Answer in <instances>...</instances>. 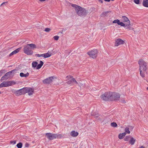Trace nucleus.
I'll list each match as a JSON object with an SVG mask.
<instances>
[{
	"instance_id": "49",
	"label": "nucleus",
	"mask_w": 148,
	"mask_h": 148,
	"mask_svg": "<svg viewBox=\"0 0 148 148\" xmlns=\"http://www.w3.org/2000/svg\"><path fill=\"white\" fill-rule=\"evenodd\" d=\"M147 90H148V87H147Z\"/></svg>"
},
{
	"instance_id": "30",
	"label": "nucleus",
	"mask_w": 148,
	"mask_h": 148,
	"mask_svg": "<svg viewBox=\"0 0 148 148\" xmlns=\"http://www.w3.org/2000/svg\"><path fill=\"white\" fill-rule=\"evenodd\" d=\"M134 3L137 4L139 3L140 1L139 0H133Z\"/></svg>"
},
{
	"instance_id": "3",
	"label": "nucleus",
	"mask_w": 148,
	"mask_h": 148,
	"mask_svg": "<svg viewBox=\"0 0 148 148\" xmlns=\"http://www.w3.org/2000/svg\"><path fill=\"white\" fill-rule=\"evenodd\" d=\"M36 45L34 44H27L24 46L23 48V52L27 55H31L33 53L32 49L36 48Z\"/></svg>"
},
{
	"instance_id": "24",
	"label": "nucleus",
	"mask_w": 148,
	"mask_h": 148,
	"mask_svg": "<svg viewBox=\"0 0 148 148\" xmlns=\"http://www.w3.org/2000/svg\"><path fill=\"white\" fill-rule=\"evenodd\" d=\"M111 126L113 127H116L117 126V124L115 122L112 123H111Z\"/></svg>"
},
{
	"instance_id": "9",
	"label": "nucleus",
	"mask_w": 148,
	"mask_h": 148,
	"mask_svg": "<svg viewBox=\"0 0 148 148\" xmlns=\"http://www.w3.org/2000/svg\"><path fill=\"white\" fill-rule=\"evenodd\" d=\"M25 94L27 93L29 95H32L34 91V89L29 88H25Z\"/></svg>"
},
{
	"instance_id": "47",
	"label": "nucleus",
	"mask_w": 148,
	"mask_h": 148,
	"mask_svg": "<svg viewBox=\"0 0 148 148\" xmlns=\"http://www.w3.org/2000/svg\"><path fill=\"white\" fill-rule=\"evenodd\" d=\"M41 2L44 1H45V0H39Z\"/></svg>"
},
{
	"instance_id": "26",
	"label": "nucleus",
	"mask_w": 148,
	"mask_h": 148,
	"mask_svg": "<svg viewBox=\"0 0 148 148\" xmlns=\"http://www.w3.org/2000/svg\"><path fill=\"white\" fill-rule=\"evenodd\" d=\"M38 63L36 62H33L32 63V66L34 68L36 67L37 66Z\"/></svg>"
},
{
	"instance_id": "38",
	"label": "nucleus",
	"mask_w": 148,
	"mask_h": 148,
	"mask_svg": "<svg viewBox=\"0 0 148 148\" xmlns=\"http://www.w3.org/2000/svg\"><path fill=\"white\" fill-rule=\"evenodd\" d=\"M29 147V144L28 143H26L25 144V147Z\"/></svg>"
},
{
	"instance_id": "35",
	"label": "nucleus",
	"mask_w": 148,
	"mask_h": 148,
	"mask_svg": "<svg viewBox=\"0 0 148 148\" xmlns=\"http://www.w3.org/2000/svg\"><path fill=\"white\" fill-rule=\"evenodd\" d=\"M20 75L21 77H24V74L23 73H21L20 74Z\"/></svg>"
},
{
	"instance_id": "32",
	"label": "nucleus",
	"mask_w": 148,
	"mask_h": 148,
	"mask_svg": "<svg viewBox=\"0 0 148 148\" xmlns=\"http://www.w3.org/2000/svg\"><path fill=\"white\" fill-rule=\"evenodd\" d=\"M10 143L11 144H12V145H14L16 143V141L15 140L14 141H11L10 142Z\"/></svg>"
},
{
	"instance_id": "1",
	"label": "nucleus",
	"mask_w": 148,
	"mask_h": 148,
	"mask_svg": "<svg viewBox=\"0 0 148 148\" xmlns=\"http://www.w3.org/2000/svg\"><path fill=\"white\" fill-rule=\"evenodd\" d=\"M138 62L140 67V74L142 77H144L145 74L147 73V63L142 59L139 60Z\"/></svg>"
},
{
	"instance_id": "42",
	"label": "nucleus",
	"mask_w": 148,
	"mask_h": 148,
	"mask_svg": "<svg viewBox=\"0 0 148 148\" xmlns=\"http://www.w3.org/2000/svg\"><path fill=\"white\" fill-rule=\"evenodd\" d=\"M108 12H104L102 14H103L104 15H105V14H107V13H108Z\"/></svg>"
},
{
	"instance_id": "15",
	"label": "nucleus",
	"mask_w": 148,
	"mask_h": 148,
	"mask_svg": "<svg viewBox=\"0 0 148 148\" xmlns=\"http://www.w3.org/2000/svg\"><path fill=\"white\" fill-rule=\"evenodd\" d=\"M122 21L123 22H126L125 23H127L130 22V21L129 20L128 18L125 16H122L121 18Z\"/></svg>"
},
{
	"instance_id": "37",
	"label": "nucleus",
	"mask_w": 148,
	"mask_h": 148,
	"mask_svg": "<svg viewBox=\"0 0 148 148\" xmlns=\"http://www.w3.org/2000/svg\"><path fill=\"white\" fill-rule=\"evenodd\" d=\"M4 71L1 70L0 71V77H1L2 74V73H3Z\"/></svg>"
},
{
	"instance_id": "13",
	"label": "nucleus",
	"mask_w": 148,
	"mask_h": 148,
	"mask_svg": "<svg viewBox=\"0 0 148 148\" xmlns=\"http://www.w3.org/2000/svg\"><path fill=\"white\" fill-rule=\"evenodd\" d=\"M124 42L122 39L119 38L117 39L115 42V45L116 46H118L124 43Z\"/></svg>"
},
{
	"instance_id": "33",
	"label": "nucleus",
	"mask_w": 148,
	"mask_h": 148,
	"mask_svg": "<svg viewBox=\"0 0 148 148\" xmlns=\"http://www.w3.org/2000/svg\"><path fill=\"white\" fill-rule=\"evenodd\" d=\"M50 30V29L49 28H46L45 30V31L46 32H49Z\"/></svg>"
},
{
	"instance_id": "20",
	"label": "nucleus",
	"mask_w": 148,
	"mask_h": 148,
	"mask_svg": "<svg viewBox=\"0 0 148 148\" xmlns=\"http://www.w3.org/2000/svg\"><path fill=\"white\" fill-rule=\"evenodd\" d=\"M143 5L146 7H148V0H143Z\"/></svg>"
},
{
	"instance_id": "16",
	"label": "nucleus",
	"mask_w": 148,
	"mask_h": 148,
	"mask_svg": "<svg viewBox=\"0 0 148 148\" xmlns=\"http://www.w3.org/2000/svg\"><path fill=\"white\" fill-rule=\"evenodd\" d=\"M124 25L125 26H122L124 27L126 29H128V30L131 29L132 27L130 26V22L129 23H124Z\"/></svg>"
},
{
	"instance_id": "25",
	"label": "nucleus",
	"mask_w": 148,
	"mask_h": 148,
	"mask_svg": "<svg viewBox=\"0 0 148 148\" xmlns=\"http://www.w3.org/2000/svg\"><path fill=\"white\" fill-rule=\"evenodd\" d=\"M125 132L127 134H130V131L129 130V128L128 127H126L125 130Z\"/></svg>"
},
{
	"instance_id": "21",
	"label": "nucleus",
	"mask_w": 148,
	"mask_h": 148,
	"mask_svg": "<svg viewBox=\"0 0 148 148\" xmlns=\"http://www.w3.org/2000/svg\"><path fill=\"white\" fill-rule=\"evenodd\" d=\"M44 63L42 61H40L39 64L37 65V66L36 67L37 69H40L42 66L43 65Z\"/></svg>"
},
{
	"instance_id": "19",
	"label": "nucleus",
	"mask_w": 148,
	"mask_h": 148,
	"mask_svg": "<svg viewBox=\"0 0 148 148\" xmlns=\"http://www.w3.org/2000/svg\"><path fill=\"white\" fill-rule=\"evenodd\" d=\"M20 49H21L20 48H19L13 51L10 54L9 56H11L14 54L17 53L19 51Z\"/></svg>"
},
{
	"instance_id": "23",
	"label": "nucleus",
	"mask_w": 148,
	"mask_h": 148,
	"mask_svg": "<svg viewBox=\"0 0 148 148\" xmlns=\"http://www.w3.org/2000/svg\"><path fill=\"white\" fill-rule=\"evenodd\" d=\"M135 142V139L134 138L132 137L131 138L130 141V143L132 145H134V144Z\"/></svg>"
},
{
	"instance_id": "17",
	"label": "nucleus",
	"mask_w": 148,
	"mask_h": 148,
	"mask_svg": "<svg viewBox=\"0 0 148 148\" xmlns=\"http://www.w3.org/2000/svg\"><path fill=\"white\" fill-rule=\"evenodd\" d=\"M12 72L11 71H10L9 72H7L6 73L5 75L2 77L1 79V81L4 80L8 78V77H6L8 76L9 74L10 73H11Z\"/></svg>"
},
{
	"instance_id": "41",
	"label": "nucleus",
	"mask_w": 148,
	"mask_h": 148,
	"mask_svg": "<svg viewBox=\"0 0 148 148\" xmlns=\"http://www.w3.org/2000/svg\"><path fill=\"white\" fill-rule=\"evenodd\" d=\"M121 134L124 137L125 135L126 134V133L125 132V133H122Z\"/></svg>"
},
{
	"instance_id": "36",
	"label": "nucleus",
	"mask_w": 148,
	"mask_h": 148,
	"mask_svg": "<svg viewBox=\"0 0 148 148\" xmlns=\"http://www.w3.org/2000/svg\"><path fill=\"white\" fill-rule=\"evenodd\" d=\"M29 75V73H27L26 74H24V77H28Z\"/></svg>"
},
{
	"instance_id": "12",
	"label": "nucleus",
	"mask_w": 148,
	"mask_h": 148,
	"mask_svg": "<svg viewBox=\"0 0 148 148\" xmlns=\"http://www.w3.org/2000/svg\"><path fill=\"white\" fill-rule=\"evenodd\" d=\"M67 83L68 84H71L72 85L77 84L78 83L76 80L74 78L72 79L71 80L68 81Z\"/></svg>"
},
{
	"instance_id": "45",
	"label": "nucleus",
	"mask_w": 148,
	"mask_h": 148,
	"mask_svg": "<svg viewBox=\"0 0 148 148\" xmlns=\"http://www.w3.org/2000/svg\"><path fill=\"white\" fill-rule=\"evenodd\" d=\"M105 1H107V2H109L110 1V0H104Z\"/></svg>"
},
{
	"instance_id": "6",
	"label": "nucleus",
	"mask_w": 148,
	"mask_h": 148,
	"mask_svg": "<svg viewBox=\"0 0 148 148\" xmlns=\"http://www.w3.org/2000/svg\"><path fill=\"white\" fill-rule=\"evenodd\" d=\"M15 84V82L13 81H4L0 84V88L9 86L12 84Z\"/></svg>"
},
{
	"instance_id": "2",
	"label": "nucleus",
	"mask_w": 148,
	"mask_h": 148,
	"mask_svg": "<svg viewBox=\"0 0 148 148\" xmlns=\"http://www.w3.org/2000/svg\"><path fill=\"white\" fill-rule=\"evenodd\" d=\"M72 6L75 8L76 12L79 16H85L87 15V12L84 8L74 4H72Z\"/></svg>"
},
{
	"instance_id": "27",
	"label": "nucleus",
	"mask_w": 148,
	"mask_h": 148,
	"mask_svg": "<svg viewBox=\"0 0 148 148\" xmlns=\"http://www.w3.org/2000/svg\"><path fill=\"white\" fill-rule=\"evenodd\" d=\"M22 146V143H19L17 144L16 146L18 148H21Z\"/></svg>"
},
{
	"instance_id": "29",
	"label": "nucleus",
	"mask_w": 148,
	"mask_h": 148,
	"mask_svg": "<svg viewBox=\"0 0 148 148\" xmlns=\"http://www.w3.org/2000/svg\"><path fill=\"white\" fill-rule=\"evenodd\" d=\"M118 137L120 139H122L124 137L121 134H119Z\"/></svg>"
},
{
	"instance_id": "44",
	"label": "nucleus",
	"mask_w": 148,
	"mask_h": 148,
	"mask_svg": "<svg viewBox=\"0 0 148 148\" xmlns=\"http://www.w3.org/2000/svg\"><path fill=\"white\" fill-rule=\"evenodd\" d=\"M98 1H99L101 2V3H103V1L102 0H98Z\"/></svg>"
},
{
	"instance_id": "11",
	"label": "nucleus",
	"mask_w": 148,
	"mask_h": 148,
	"mask_svg": "<svg viewBox=\"0 0 148 148\" xmlns=\"http://www.w3.org/2000/svg\"><path fill=\"white\" fill-rule=\"evenodd\" d=\"M53 78V77H49L44 80L42 81L43 83L45 84H49L52 82Z\"/></svg>"
},
{
	"instance_id": "28",
	"label": "nucleus",
	"mask_w": 148,
	"mask_h": 148,
	"mask_svg": "<svg viewBox=\"0 0 148 148\" xmlns=\"http://www.w3.org/2000/svg\"><path fill=\"white\" fill-rule=\"evenodd\" d=\"M53 38L55 40H58L59 36H56L53 37Z\"/></svg>"
},
{
	"instance_id": "31",
	"label": "nucleus",
	"mask_w": 148,
	"mask_h": 148,
	"mask_svg": "<svg viewBox=\"0 0 148 148\" xmlns=\"http://www.w3.org/2000/svg\"><path fill=\"white\" fill-rule=\"evenodd\" d=\"M44 53L41 54H36V56L38 57H40L41 56H42L44 57Z\"/></svg>"
},
{
	"instance_id": "14",
	"label": "nucleus",
	"mask_w": 148,
	"mask_h": 148,
	"mask_svg": "<svg viewBox=\"0 0 148 148\" xmlns=\"http://www.w3.org/2000/svg\"><path fill=\"white\" fill-rule=\"evenodd\" d=\"M113 23H117L118 25H120L121 26H125L124 23L122 22H120L119 19H117L114 20L113 22Z\"/></svg>"
},
{
	"instance_id": "46",
	"label": "nucleus",
	"mask_w": 148,
	"mask_h": 148,
	"mask_svg": "<svg viewBox=\"0 0 148 148\" xmlns=\"http://www.w3.org/2000/svg\"><path fill=\"white\" fill-rule=\"evenodd\" d=\"M138 148H145L143 146H141V147H139Z\"/></svg>"
},
{
	"instance_id": "40",
	"label": "nucleus",
	"mask_w": 148,
	"mask_h": 148,
	"mask_svg": "<svg viewBox=\"0 0 148 148\" xmlns=\"http://www.w3.org/2000/svg\"><path fill=\"white\" fill-rule=\"evenodd\" d=\"M92 115H93L94 116H95L96 117H98L99 116V114H95L94 115V114H93L92 113Z\"/></svg>"
},
{
	"instance_id": "34",
	"label": "nucleus",
	"mask_w": 148,
	"mask_h": 148,
	"mask_svg": "<svg viewBox=\"0 0 148 148\" xmlns=\"http://www.w3.org/2000/svg\"><path fill=\"white\" fill-rule=\"evenodd\" d=\"M120 101L121 102L123 103H126V100H125L124 99H122Z\"/></svg>"
},
{
	"instance_id": "50",
	"label": "nucleus",
	"mask_w": 148,
	"mask_h": 148,
	"mask_svg": "<svg viewBox=\"0 0 148 148\" xmlns=\"http://www.w3.org/2000/svg\"><path fill=\"white\" fill-rule=\"evenodd\" d=\"M1 93V92H0V94Z\"/></svg>"
},
{
	"instance_id": "8",
	"label": "nucleus",
	"mask_w": 148,
	"mask_h": 148,
	"mask_svg": "<svg viewBox=\"0 0 148 148\" xmlns=\"http://www.w3.org/2000/svg\"><path fill=\"white\" fill-rule=\"evenodd\" d=\"M111 100H118L120 98V95L118 93L112 92Z\"/></svg>"
},
{
	"instance_id": "18",
	"label": "nucleus",
	"mask_w": 148,
	"mask_h": 148,
	"mask_svg": "<svg viewBox=\"0 0 148 148\" xmlns=\"http://www.w3.org/2000/svg\"><path fill=\"white\" fill-rule=\"evenodd\" d=\"M70 135L73 137L77 136L78 135V133L77 132H76L74 131H72L71 132Z\"/></svg>"
},
{
	"instance_id": "39",
	"label": "nucleus",
	"mask_w": 148,
	"mask_h": 148,
	"mask_svg": "<svg viewBox=\"0 0 148 148\" xmlns=\"http://www.w3.org/2000/svg\"><path fill=\"white\" fill-rule=\"evenodd\" d=\"M129 137L126 136L125 138H124L125 140V141H128L129 140Z\"/></svg>"
},
{
	"instance_id": "7",
	"label": "nucleus",
	"mask_w": 148,
	"mask_h": 148,
	"mask_svg": "<svg viewBox=\"0 0 148 148\" xmlns=\"http://www.w3.org/2000/svg\"><path fill=\"white\" fill-rule=\"evenodd\" d=\"M98 51L96 49H93L88 52V54L89 56L93 58H95L97 56Z\"/></svg>"
},
{
	"instance_id": "43",
	"label": "nucleus",
	"mask_w": 148,
	"mask_h": 148,
	"mask_svg": "<svg viewBox=\"0 0 148 148\" xmlns=\"http://www.w3.org/2000/svg\"><path fill=\"white\" fill-rule=\"evenodd\" d=\"M7 3V2H3V3L1 4V5H4V4H5V3Z\"/></svg>"
},
{
	"instance_id": "4",
	"label": "nucleus",
	"mask_w": 148,
	"mask_h": 148,
	"mask_svg": "<svg viewBox=\"0 0 148 148\" xmlns=\"http://www.w3.org/2000/svg\"><path fill=\"white\" fill-rule=\"evenodd\" d=\"M45 136L49 140H52L56 138H60L62 136L61 134H53L50 133H47L45 134Z\"/></svg>"
},
{
	"instance_id": "5",
	"label": "nucleus",
	"mask_w": 148,
	"mask_h": 148,
	"mask_svg": "<svg viewBox=\"0 0 148 148\" xmlns=\"http://www.w3.org/2000/svg\"><path fill=\"white\" fill-rule=\"evenodd\" d=\"M112 92H105L104 94L101 95V98L105 101H108L109 99L111 100Z\"/></svg>"
},
{
	"instance_id": "10",
	"label": "nucleus",
	"mask_w": 148,
	"mask_h": 148,
	"mask_svg": "<svg viewBox=\"0 0 148 148\" xmlns=\"http://www.w3.org/2000/svg\"><path fill=\"white\" fill-rule=\"evenodd\" d=\"M15 93L17 95H19L25 94V88H23L16 91Z\"/></svg>"
},
{
	"instance_id": "48",
	"label": "nucleus",
	"mask_w": 148,
	"mask_h": 148,
	"mask_svg": "<svg viewBox=\"0 0 148 148\" xmlns=\"http://www.w3.org/2000/svg\"><path fill=\"white\" fill-rule=\"evenodd\" d=\"M130 128H132V129L133 128V127L132 126H130Z\"/></svg>"
},
{
	"instance_id": "22",
	"label": "nucleus",
	"mask_w": 148,
	"mask_h": 148,
	"mask_svg": "<svg viewBox=\"0 0 148 148\" xmlns=\"http://www.w3.org/2000/svg\"><path fill=\"white\" fill-rule=\"evenodd\" d=\"M51 55V53H44V57L45 58H47L50 57Z\"/></svg>"
}]
</instances>
